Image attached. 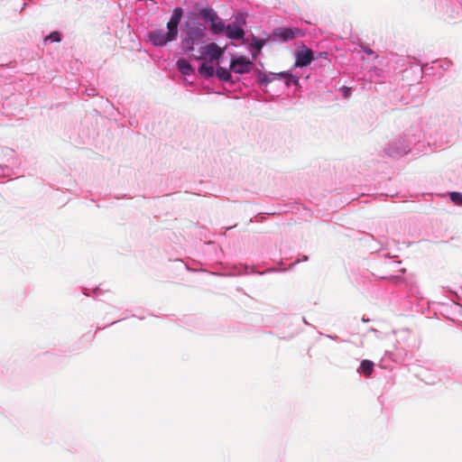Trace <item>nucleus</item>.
<instances>
[{"label":"nucleus","mask_w":462,"mask_h":462,"mask_svg":"<svg viewBox=\"0 0 462 462\" xmlns=\"http://www.w3.org/2000/svg\"><path fill=\"white\" fill-rule=\"evenodd\" d=\"M183 16V10L177 7L173 10L170 21L167 23V32L164 30H153L149 32L150 41L155 46H163L170 42L176 40L178 36V26Z\"/></svg>","instance_id":"f257e3e1"},{"label":"nucleus","mask_w":462,"mask_h":462,"mask_svg":"<svg viewBox=\"0 0 462 462\" xmlns=\"http://www.w3.org/2000/svg\"><path fill=\"white\" fill-rule=\"evenodd\" d=\"M205 37V28L203 25L196 23L188 26L186 37L181 41L182 50L185 52H190L194 50V44L198 43Z\"/></svg>","instance_id":"f03ea898"},{"label":"nucleus","mask_w":462,"mask_h":462,"mask_svg":"<svg viewBox=\"0 0 462 462\" xmlns=\"http://www.w3.org/2000/svg\"><path fill=\"white\" fill-rule=\"evenodd\" d=\"M199 52V54L198 56H194L197 60H203L208 57L210 60H217L223 55L224 50L217 43L211 42L200 48Z\"/></svg>","instance_id":"7ed1b4c3"},{"label":"nucleus","mask_w":462,"mask_h":462,"mask_svg":"<svg viewBox=\"0 0 462 462\" xmlns=\"http://www.w3.org/2000/svg\"><path fill=\"white\" fill-rule=\"evenodd\" d=\"M295 67L303 68L308 66L314 59L313 51L305 45L300 46L295 51Z\"/></svg>","instance_id":"20e7f679"},{"label":"nucleus","mask_w":462,"mask_h":462,"mask_svg":"<svg viewBox=\"0 0 462 462\" xmlns=\"http://www.w3.org/2000/svg\"><path fill=\"white\" fill-rule=\"evenodd\" d=\"M252 65V62L246 58L239 57L232 60L230 63V69L239 74L247 73L251 70Z\"/></svg>","instance_id":"39448f33"},{"label":"nucleus","mask_w":462,"mask_h":462,"mask_svg":"<svg viewBox=\"0 0 462 462\" xmlns=\"http://www.w3.org/2000/svg\"><path fill=\"white\" fill-rule=\"evenodd\" d=\"M225 32L226 36L232 40H240L245 36L244 30L233 23L226 26Z\"/></svg>","instance_id":"423d86ee"},{"label":"nucleus","mask_w":462,"mask_h":462,"mask_svg":"<svg viewBox=\"0 0 462 462\" xmlns=\"http://www.w3.org/2000/svg\"><path fill=\"white\" fill-rule=\"evenodd\" d=\"M177 67L178 69L183 74V75H189L192 72V67L189 64V61H187L184 59L179 60L177 61Z\"/></svg>","instance_id":"0eeeda50"},{"label":"nucleus","mask_w":462,"mask_h":462,"mask_svg":"<svg viewBox=\"0 0 462 462\" xmlns=\"http://www.w3.org/2000/svg\"><path fill=\"white\" fill-rule=\"evenodd\" d=\"M226 28L224 22L218 16L211 22V30L216 34L226 31Z\"/></svg>","instance_id":"6e6552de"},{"label":"nucleus","mask_w":462,"mask_h":462,"mask_svg":"<svg viewBox=\"0 0 462 462\" xmlns=\"http://www.w3.org/2000/svg\"><path fill=\"white\" fill-rule=\"evenodd\" d=\"M360 371L365 376H370L374 371V363L370 360H363L360 365Z\"/></svg>","instance_id":"1a4fd4ad"},{"label":"nucleus","mask_w":462,"mask_h":462,"mask_svg":"<svg viewBox=\"0 0 462 462\" xmlns=\"http://www.w3.org/2000/svg\"><path fill=\"white\" fill-rule=\"evenodd\" d=\"M199 72L200 75H203L206 78H210L214 75L215 70L212 65L202 63L199 69Z\"/></svg>","instance_id":"9d476101"},{"label":"nucleus","mask_w":462,"mask_h":462,"mask_svg":"<svg viewBox=\"0 0 462 462\" xmlns=\"http://www.w3.org/2000/svg\"><path fill=\"white\" fill-rule=\"evenodd\" d=\"M200 15H201L202 19H204L205 21H210V22H212L213 20H216V18L217 17V14H216V12H214L210 8L202 9L200 11Z\"/></svg>","instance_id":"9b49d317"},{"label":"nucleus","mask_w":462,"mask_h":462,"mask_svg":"<svg viewBox=\"0 0 462 462\" xmlns=\"http://www.w3.org/2000/svg\"><path fill=\"white\" fill-rule=\"evenodd\" d=\"M216 74L217 78L223 81H230L232 78L229 70L222 67L217 69Z\"/></svg>","instance_id":"f8f14e48"},{"label":"nucleus","mask_w":462,"mask_h":462,"mask_svg":"<svg viewBox=\"0 0 462 462\" xmlns=\"http://www.w3.org/2000/svg\"><path fill=\"white\" fill-rule=\"evenodd\" d=\"M60 42L61 41L60 34L59 32H53L51 34L47 35L44 39V42Z\"/></svg>","instance_id":"ddd939ff"},{"label":"nucleus","mask_w":462,"mask_h":462,"mask_svg":"<svg viewBox=\"0 0 462 462\" xmlns=\"http://www.w3.org/2000/svg\"><path fill=\"white\" fill-rule=\"evenodd\" d=\"M450 199L453 202L458 205H462V194L459 192H451Z\"/></svg>","instance_id":"4468645a"},{"label":"nucleus","mask_w":462,"mask_h":462,"mask_svg":"<svg viewBox=\"0 0 462 462\" xmlns=\"http://www.w3.org/2000/svg\"><path fill=\"white\" fill-rule=\"evenodd\" d=\"M274 36H279L282 42H287L289 39V29H284L281 31L279 33L278 32H275Z\"/></svg>","instance_id":"2eb2a0df"},{"label":"nucleus","mask_w":462,"mask_h":462,"mask_svg":"<svg viewBox=\"0 0 462 462\" xmlns=\"http://www.w3.org/2000/svg\"><path fill=\"white\" fill-rule=\"evenodd\" d=\"M263 41H255L254 43H253V47L257 51H260L261 49L263 48Z\"/></svg>","instance_id":"dca6fc26"},{"label":"nucleus","mask_w":462,"mask_h":462,"mask_svg":"<svg viewBox=\"0 0 462 462\" xmlns=\"http://www.w3.org/2000/svg\"><path fill=\"white\" fill-rule=\"evenodd\" d=\"M291 82H293L294 84H298V79H295L291 74L290 76Z\"/></svg>","instance_id":"f3484780"},{"label":"nucleus","mask_w":462,"mask_h":462,"mask_svg":"<svg viewBox=\"0 0 462 462\" xmlns=\"http://www.w3.org/2000/svg\"><path fill=\"white\" fill-rule=\"evenodd\" d=\"M350 89L345 88V97H347L349 96Z\"/></svg>","instance_id":"a211bd4d"},{"label":"nucleus","mask_w":462,"mask_h":462,"mask_svg":"<svg viewBox=\"0 0 462 462\" xmlns=\"http://www.w3.org/2000/svg\"><path fill=\"white\" fill-rule=\"evenodd\" d=\"M290 33H291V38H293L296 34V32H294L291 29L290 31Z\"/></svg>","instance_id":"6ab92c4d"},{"label":"nucleus","mask_w":462,"mask_h":462,"mask_svg":"<svg viewBox=\"0 0 462 462\" xmlns=\"http://www.w3.org/2000/svg\"><path fill=\"white\" fill-rule=\"evenodd\" d=\"M366 51V53H368V54H371V53H372V51H371V50H369V51Z\"/></svg>","instance_id":"aec40b11"}]
</instances>
